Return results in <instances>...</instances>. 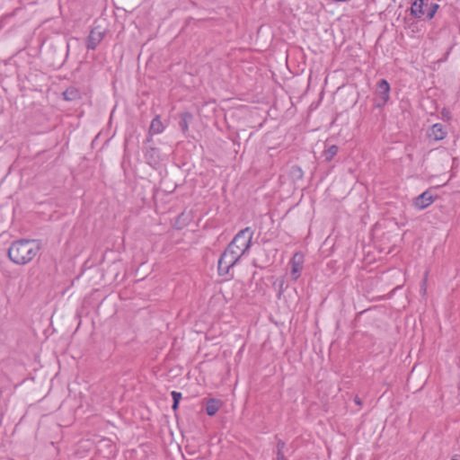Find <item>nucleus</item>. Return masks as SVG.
Masks as SVG:
<instances>
[{
	"label": "nucleus",
	"mask_w": 460,
	"mask_h": 460,
	"mask_svg": "<svg viewBox=\"0 0 460 460\" xmlns=\"http://www.w3.org/2000/svg\"><path fill=\"white\" fill-rule=\"evenodd\" d=\"M338 151L339 147L336 145H332L323 152V156L326 162H331Z\"/></svg>",
	"instance_id": "2eb2a0df"
},
{
	"label": "nucleus",
	"mask_w": 460,
	"mask_h": 460,
	"mask_svg": "<svg viewBox=\"0 0 460 460\" xmlns=\"http://www.w3.org/2000/svg\"><path fill=\"white\" fill-rule=\"evenodd\" d=\"M164 130V126L163 122L161 121L160 117L157 115L151 121L148 134L149 135H156V134L162 133Z\"/></svg>",
	"instance_id": "ddd939ff"
},
{
	"label": "nucleus",
	"mask_w": 460,
	"mask_h": 460,
	"mask_svg": "<svg viewBox=\"0 0 460 460\" xmlns=\"http://www.w3.org/2000/svg\"><path fill=\"white\" fill-rule=\"evenodd\" d=\"M391 87L386 79H380L376 84L375 91L374 106L382 109L390 99Z\"/></svg>",
	"instance_id": "39448f33"
},
{
	"label": "nucleus",
	"mask_w": 460,
	"mask_h": 460,
	"mask_svg": "<svg viewBox=\"0 0 460 460\" xmlns=\"http://www.w3.org/2000/svg\"><path fill=\"white\" fill-rule=\"evenodd\" d=\"M426 281H427V279H425L423 280V286L426 284Z\"/></svg>",
	"instance_id": "4be33fe9"
},
{
	"label": "nucleus",
	"mask_w": 460,
	"mask_h": 460,
	"mask_svg": "<svg viewBox=\"0 0 460 460\" xmlns=\"http://www.w3.org/2000/svg\"><path fill=\"white\" fill-rule=\"evenodd\" d=\"M286 447V443L279 439L277 443V452H276V460H288L284 455V448Z\"/></svg>",
	"instance_id": "dca6fc26"
},
{
	"label": "nucleus",
	"mask_w": 460,
	"mask_h": 460,
	"mask_svg": "<svg viewBox=\"0 0 460 460\" xmlns=\"http://www.w3.org/2000/svg\"><path fill=\"white\" fill-rule=\"evenodd\" d=\"M171 395H172V402H180L181 398H182L181 393L177 392V391H172L171 393Z\"/></svg>",
	"instance_id": "f3484780"
},
{
	"label": "nucleus",
	"mask_w": 460,
	"mask_h": 460,
	"mask_svg": "<svg viewBox=\"0 0 460 460\" xmlns=\"http://www.w3.org/2000/svg\"><path fill=\"white\" fill-rule=\"evenodd\" d=\"M145 158L148 164L155 166L160 161L159 149L156 147H148L145 152Z\"/></svg>",
	"instance_id": "1a4fd4ad"
},
{
	"label": "nucleus",
	"mask_w": 460,
	"mask_h": 460,
	"mask_svg": "<svg viewBox=\"0 0 460 460\" xmlns=\"http://www.w3.org/2000/svg\"><path fill=\"white\" fill-rule=\"evenodd\" d=\"M435 199L430 190H426L417 196L413 200V206L421 210L427 208L434 202Z\"/></svg>",
	"instance_id": "423d86ee"
},
{
	"label": "nucleus",
	"mask_w": 460,
	"mask_h": 460,
	"mask_svg": "<svg viewBox=\"0 0 460 460\" xmlns=\"http://www.w3.org/2000/svg\"><path fill=\"white\" fill-rule=\"evenodd\" d=\"M63 99L66 102H75L81 99V92L78 88L71 86L66 88L63 93Z\"/></svg>",
	"instance_id": "f8f14e48"
},
{
	"label": "nucleus",
	"mask_w": 460,
	"mask_h": 460,
	"mask_svg": "<svg viewBox=\"0 0 460 460\" xmlns=\"http://www.w3.org/2000/svg\"><path fill=\"white\" fill-rule=\"evenodd\" d=\"M253 230L247 226L242 230H240L233 238V240L229 243L234 248L242 252L245 254L252 245V240L253 237Z\"/></svg>",
	"instance_id": "20e7f679"
},
{
	"label": "nucleus",
	"mask_w": 460,
	"mask_h": 460,
	"mask_svg": "<svg viewBox=\"0 0 460 460\" xmlns=\"http://www.w3.org/2000/svg\"><path fill=\"white\" fill-rule=\"evenodd\" d=\"M291 275L294 279H297L300 277V272L303 269L302 256L298 257V254L296 253L291 261Z\"/></svg>",
	"instance_id": "9d476101"
},
{
	"label": "nucleus",
	"mask_w": 460,
	"mask_h": 460,
	"mask_svg": "<svg viewBox=\"0 0 460 460\" xmlns=\"http://www.w3.org/2000/svg\"><path fill=\"white\" fill-rule=\"evenodd\" d=\"M354 402L358 404V405H361V400L356 396L355 399H354Z\"/></svg>",
	"instance_id": "aec40b11"
},
{
	"label": "nucleus",
	"mask_w": 460,
	"mask_h": 460,
	"mask_svg": "<svg viewBox=\"0 0 460 460\" xmlns=\"http://www.w3.org/2000/svg\"><path fill=\"white\" fill-rule=\"evenodd\" d=\"M103 37V31H100L98 28L93 29L85 41L87 49H95L96 47L102 42Z\"/></svg>",
	"instance_id": "0eeeda50"
},
{
	"label": "nucleus",
	"mask_w": 460,
	"mask_h": 460,
	"mask_svg": "<svg viewBox=\"0 0 460 460\" xmlns=\"http://www.w3.org/2000/svg\"><path fill=\"white\" fill-rule=\"evenodd\" d=\"M179 403H180V402H172V411H177V410H178V408H179Z\"/></svg>",
	"instance_id": "6ab92c4d"
},
{
	"label": "nucleus",
	"mask_w": 460,
	"mask_h": 460,
	"mask_svg": "<svg viewBox=\"0 0 460 460\" xmlns=\"http://www.w3.org/2000/svg\"><path fill=\"white\" fill-rule=\"evenodd\" d=\"M40 250V243L34 239H20L11 243L7 255L16 265H25L31 261Z\"/></svg>",
	"instance_id": "f257e3e1"
},
{
	"label": "nucleus",
	"mask_w": 460,
	"mask_h": 460,
	"mask_svg": "<svg viewBox=\"0 0 460 460\" xmlns=\"http://www.w3.org/2000/svg\"><path fill=\"white\" fill-rule=\"evenodd\" d=\"M439 4L429 0H414L411 6V14L415 19L430 21L435 16Z\"/></svg>",
	"instance_id": "7ed1b4c3"
},
{
	"label": "nucleus",
	"mask_w": 460,
	"mask_h": 460,
	"mask_svg": "<svg viewBox=\"0 0 460 460\" xmlns=\"http://www.w3.org/2000/svg\"><path fill=\"white\" fill-rule=\"evenodd\" d=\"M153 135H149L146 138V142H151L153 140Z\"/></svg>",
	"instance_id": "412c9836"
},
{
	"label": "nucleus",
	"mask_w": 460,
	"mask_h": 460,
	"mask_svg": "<svg viewBox=\"0 0 460 460\" xmlns=\"http://www.w3.org/2000/svg\"><path fill=\"white\" fill-rule=\"evenodd\" d=\"M293 171L296 172V174L298 177H302L303 172L300 167H298V166L293 167Z\"/></svg>",
	"instance_id": "a211bd4d"
},
{
	"label": "nucleus",
	"mask_w": 460,
	"mask_h": 460,
	"mask_svg": "<svg viewBox=\"0 0 460 460\" xmlns=\"http://www.w3.org/2000/svg\"><path fill=\"white\" fill-rule=\"evenodd\" d=\"M244 254L228 244L221 254L217 262V270L220 276H226L230 273V270L237 264Z\"/></svg>",
	"instance_id": "f03ea898"
},
{
	"label": "nucleus",
	"mask_w": 460,
	"mask_h": 460,
	"mask_svg": "<svg viewBox=\"0 0 460 460\" xmlns=\"http://www.w3.org/2000/svg\"><path fill=\"white\" fill-rule=\"evenodd\" d=\"M192 119V114L190 112H182L180 115V120L178 122L180 129L185 134L189 130V122Z\"/></svg>",
	"instance_id": "4468645a"
},
{
	"label": "nucleus",
	"mask_w": 460,
	"mask_h": 460,
	"mask_svg": "<svg viewBox=\"0 0 460 460\" xmlns=\"http://www.w3.org/2000/svg\"><path fill=\"white\" fill-rule=\"evenodd\" d=\"M223 402L219 399L210 398L206 403V412L208 416H214L222 407Z\"/></svg>",
	"instance_id": "9b49d317"
},
{
	"label": "nucleus",
	"mask_w": 460,
	"mask_h": 460,
	"mask_svg": "<svg viewBox=\"0 0 460 460\" xmlns=\"http://www.w3.org/2000/svg\"><path fill=\"white\" fill-rule=\"evenodd\" d=\"M447 132L441 123L432 125L427 131V136L430 140L440 141L444 139Z\"/></svg>",
	"instance_id": "6e6552de"
}]
</instances>
